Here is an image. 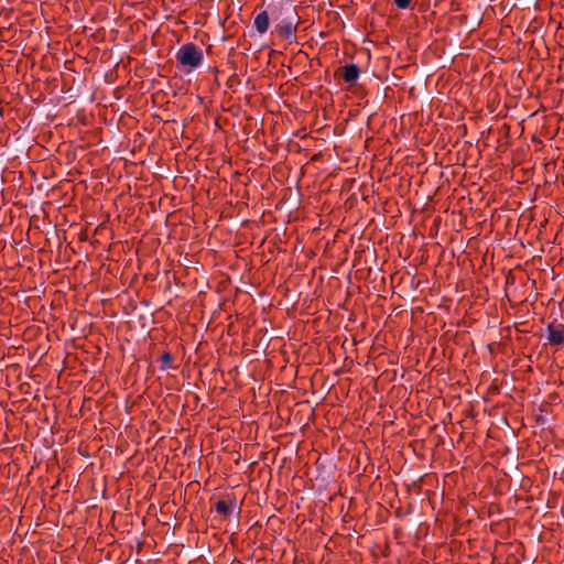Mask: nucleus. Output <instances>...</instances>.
<instances>
[{
	"mask_svg": "<svg viewBox=\"0 0 564 564\" xmlns=\"http://www.w3.org/2000/svg\"><path fill=\"white\" fill-rule=\"evenodd\" d=\"M270 19L271 17L269 11H261L256 15L253 25L260 34H263L268 31Z\"/></svg>",
	"mask_w": 564,
	"mask_h": 564,
	"instance_id": "nucleus-6",
	"label": "nucleus"
},
{
	"mask_svg": "<svg viewBox=\"0 0 564 564\" xmlns=\"http://www.w3.org/2000/svg\"><path fill=\"white\" fill-rule=\"evenodd\" d=\"M546 330L549 344L556 348H561L564 345V325L550 324Z\"/></svg>",
	"mask_w": 564,
	"mask_h": 564,
	"instance_id": "nucleus-4",
	"label": "nucleus"
},
{
	"mask_svg": "<svg viewBox=\"0 0 564 564\" xmlns=\"http://www.w3.org/2000/svg\"><path fill=\"white\" fill-rule=\"evenodd\" d=\"M172 362V356L170 352H164L162 356H161V368L162 369H166L170 367Z\"/></svg>",
	"mask_w": 564,
	"mask_h": 564,
	"instance_id": "nucleus-7",
	"label": "nucleus"
},
{
	"mask_svg": "<svg viewBox=\"0 0 564 564\" xmlns=\"http://www.w3.org/2000/svg\"><path fill=\"white\" fill-rule=\"evenodd\" d=\"M177 63L191 72L202 65L204 55L203 52L194 43L183 44L175 54Z\"/></svg>",
	"mask_w": 564,
	"mask_h": 564,
	"instance_id": "nucleus-2",
	"label": "nucleus"
},
{
	"mask_svg": "<svg viewBox=\"0 0 564 564\" xmlns=\"http://www.w3.org/2000/svg\"><path fill=\"white\" fill-rule=\"evenodd\" d=\"M411 1L412 0H394V4L399 8V9H408L411 4Z\"/></svg>",
	"mask_w": 564,
	"mask_h": 564,
	"instance_id": "nucleus-8",
	"label": "nucleus"
},
{
	"mask_svg": "<svg viewBox=\"0 0 564 564\" xmlns=\"http://www.w3.org/2000/svg\"><path fill=\"white\" fill-rule=\"evenodd\" d=\"M271 20L274 23L275 32L285 40L295 39L300 24V17L296 7L290 0H282L269 6Z\"/></svg>",
	"mask_w": 564,
	"mask_h": 564,
	"instance_id": "nucleus-1",
	"label": "nucleus"
},
{
	"mask_svg": "<svg viewBox=\"0 0 564 564\" xmlns=\"http://www.w3.org/2000/svg\"><path fill=\"white\" fill-rule=\"evenodd\" d=\"M212 510L224 517H230L234 513H239L240 508L237 503V498L234 494H228L224 499L218 500Z\"/></svg>",
	"mask_w": 564,
	"mask_h": 564,
	"instance_id": "nucleus-3",
	"label": "nucleus"
},
{
	"mask_svg": "<svg viewBox=\"0 0 564 564\" xmlns=\"http://www.w3.org/2000/svg\"><path fill=\"white\" fill-rule=\"evenodd\" d=\"M360 76V68L357 64H346L343 67L341 77L345 83L355 85Z\"/></svg>",
	"mask_w": 564,
	"mask_h": 564,
	"instance_id": "nucleus-5",
	"label": "nucleus"
}]
</instances>
